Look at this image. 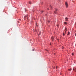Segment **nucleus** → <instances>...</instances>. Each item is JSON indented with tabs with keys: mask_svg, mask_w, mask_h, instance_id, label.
<instances>
[{
	"mask_svg": "<svg viewBox=\"0 0 76 76\" xmlns=\"http://www.w3.org/2000/svg\"><path fill=\"white\" fill-rule=\"evenodd\" d=\"M65 5L66 6V7H68V4L66 2H65Z\"/></svg>",
	"mask_w": 76,
	"mask_h": 76,
	"instance_id": "f257e3e1",
	"label": "nucleus"
},
{
	"mask_svg": "<svg viewBox=\"0 0 76 76\" xmlns=\"http://www.w3.org/2000/svg\"><path fill=\"white\" fill-rule=\"evenodd\" d=\"M66 21H68V18L67 17H66L65 18Z\"/></svg>",
	"mask_w": 76,
	"mask_h": 76,
	"instance_id": "f03ea898",
	"label": "nucleus"
},
{
	"mask_svg": "<svg viewBox=\"0 0 76 76\" xmlns=\"http://www.w3.org/2000/svg\"><path fill=\"white\" fill-rule=\"evenodd\" d=\"M57 9H56L54 12V13H55V14H57Z\"/></svg>",
	"mask_w": 76,
	"mask_h": 76,
	"instance_id": "7ed1b4c3",
	"label": "nucleus"
},
{
	"mask_svg": "<svg viewBox=\"0 0 76 76\" xmlns=\"http://www.w3.org/2000/svg\"><path fill=\"white\" fill-rule=\"evenodd\" d=\"M67 31V28L65 27L64 31Z\"/></svg>",
	"mask_w": 76,
	"mask_h": 76,
	"instance_id": "20e7f679",
	"label": "nucleus"
},
{
	"mask_svg": "<svg viewBox=\"0 0 76 76\" xmlns=\"http://www.w3.org/2000/svg\"><path fill=\"white\" fill-rule=\"evenodd\" d=\"M51 39H52V41H53V40H54V37H51Z\"/></svg>",
	"mask_w": 76,
	"mask_h": 76,
	"instance_id": "39448f33",
	"label": "nucleus"
},
{
	"mask_svg": "<svg viewBox=\"0 0 76 76\" xmlns=\"http://www.w3.org/2000/svg\"><path fill=\"white\" fill-rule=\"evenodd\" d=\"M68 70H69V71H71V70H72V69H69Z\"/></svg>",
	"mask_w": 76,
	"mask_h": 76,
	"instance_id": "423d86ee",
	"label": "nucleus"
},
{
	"mask_svg": "<svg viewBox=\"0 0 76 76\" xmlns=\"http://www.w3.org/2000/svg\"><path fill=\"white\" fill-rule=\"evenodd\" d=\"M50 7L51 9H52V6H50Z\"/></svg>",
	"mask_w": 76,
	"mask_h": 76,
	"instance_id": "0eeeda50",
	"label": "nucleus"
},
{
	"mask_svg": "<svg viewBox=\"0 0 76 76\" xmlns=\"http://www.w3.org/2000/svg\"><path fill=\"white\" fill-rule=\"evenodd\" d=\"M64 24H66L67 23V22H64Z\"/></svg>",
	"mask_w": 76,
	"mask_h": 76,
	"instance_id": "6e6552de",
	"label": "nucleus"
},
{
	"mask_svg": "<svg viewBox=\"0 0 76 76\" xmlns=\"http://www.w3.org/2000/svg\"><path fill=\"white\" fill-rule=\"evenodd\" d=\"M41 32H40L39 33V35H41Z\"/></svg>",
	"mask_w": 76,
	"mask_h": 76,
	"instance_id": "1a4fd4ad",
	"label": "nucleus"
},
{
	"mask_svg": "<svg viewBox=\"0 0 76 76\" xmlns=\"http://www.w3.org/2000/svg\"><path fill=\"white\" fill-rule=\"evenodd\" d=\"M27 16H25L24 17V19H25V18H27Z\"/></svg>",
	"mask_w": 76,
	"mask_h": 76,
	"instance_id": "9d476101",
	"label": "nucleus"
},
{
	"mask_svg": "<svg viewBox=\"0 0 76 76\" xmlns=\"http://www.w3.org/2000/svg\"><path fill=\"white\" fill-rule=\"evenodd\" d=\"M29 4H31V1H29Z\"/></svg>",
	"mask_w": 76,
	"mask_h": 76,
	"instance_id": "9b49d317",
	"label": "nucleus"
},
{
	"mask_svg": "<svg viewBox=\"0 0 76 76\" xmlns=\"http://www.w3.org/2000/svg\"><path fill=\"white\" fill-rule=\"evenodd\" d=\"M74 71L76 72V68L75 69V70H74Z\"/></svg>",
	"mask_w": 76,
	"mask_h": 76,
	"instance_id": "f8f14e48",
	"label": "nucleus"
},
{
	"mask_svg": "<svg viewBox=\"0 0 76 76\" xmlns=\"http://www.w3.org/2000/svg\"><path fill=\"white\" fill-rule=\"evenodd\" d=\"M69 34H70V32H69L67 34V35H69Z\"/></svg>",
	"mask_w": 76,
	"mask_h": 76,
	"instance_id": "ddd939ff",
	"label": "nucleus"
},
{
	"mask_svg": "<svg viewBox=\"0 0 76 76\" xmlns=\"http://www.w3.org/2000/svg\"><path fill=\"white\" fill-rule=\"evenodd\" d=\"M72 56H74V53H72Z\"/></svg>",
	"mask_w": 76,
	"mask_h": 76,
	"instance_id": "4468645a",
	"label": "nucleus"
},
{
	"mask_svg": "<svg viewBox=\"0 0 76 76\" xmlns=\"http://www.w3.org/2000/svg\"><path fill=\"white\" fill-rule=\"evenodd\" d=\"M63 35L64 36V33H63Z\"/></svg>",
	"mask_w": 76,
	"mask_h": 76,
	"instance_id": "2eb2a0df",
	"label": "nucleus"
},
{
	"mask_svg": "<svg viewBox=\"0 0 76 76\" xmlns=\"http://www.w3.org/2000/svg\"><path fill=\"white\" fill-rule=\"evenodd\" d=\"M56 69H57V66H56Z\"/></svg>",
	"mask_w": 76,
	"mask_h": 76,
	"instance_id": "dca6fc26",
	"label": "nucleus"
},
{
	"mask_svg": "<svg viewBox=\"0 0 76 76\" xmlns=\"http://www.w3.org/2000/svg\"><path fill=\"white\" fill-rule=\"evenodd\" d=\"M43 11H42V13H43Z\"/></svg>",
	"mask_w": 76,
	"mask_h": 76,
	"instance_id": "f3484780",
	"label": "nucleus"
},
{
	"mask_svg": "<svg viewBox=\"0 0 76 76\" xmlns=\"http://www.w3.org/2000/svg\"><path fill=\"white\" fill-rule=\"evenodd\" d=\"M25 10L26 11V10H26V9H25Z\"/></svg>",
	"mask_w": 76,
	"mask_h": 76,
	"instance_id": "a211bd4d",
	"label": "nucleus"
},
{
	"mask_svg": "<svg viewBox=\"0 0 76 76\" xmlns=\"http://www.w3.org/2000/svg\"><path fill=\"white\" fill-rule=\"evenodd\" d=\"M65 31V33H66V31Z\"/></svg>",
	"mask_w": 76,
	"mask_h": 76,
	"instance_id": "6ab92c4d",
	"label": "nucleus"
},
{
	"mask_svg": "<svg viewBox=\"0 0 76 76\" xmlns=\"http://www.w3.org/2000/svg\"><path fill=\"white\" fill-rule=\"evenodd\" d=\"M48 22H49V23L50 22V21H48Z\"/></svg>",
	"mask_w": 76,
	"mask_h": 76,
	"instance_id": "aec40b11",
	"label": "nucleus"
},
{
	"mask_svg": "<svg viewBox=\"0 0 76 76\" xmlns=\"http://www.w3.org/2000/svg\"><path fill=\"white\" fill-rule=\"evenodd\" d=\"M57 26H58V25H57Z\"/></svg>",
	"mask_w": 76,
	"mask_h": 76,
	"instance_id": "412c9836",
	"label": "nucleus"
},
{
	"mask_svg": "<svg viewBox=\"0 0 76 76\" xmlns=\"http://www.w3.org/2000/svg\"><path fill=\"white\" fill-rule=\"evenodd\" d=\"M32 51H34V49H33Z\"/></svg>",
	"mask_w": 76,
	"mask_h": 76,
	"instance_id": "4be33fe9",
	"label": "nucleus"
},
{
	"mask_svg": "<svg viewBox=\"0 0 76 76\" xmlns=\"http://www.w3.org/2000/svg\"><path fill=\"white\" fill-rule=\"evenodd\" d=\"M73 70H74V69H73Z\"/></svg>",
	"mask_w": 76,
	"mask_h": 76,
	"instance_id": "5701e85b",
	"label": "nucleus"
},
{
	"mask_svg": "<svg viewBox=\"0 0 76 76\" xmlns=\"http://www.w3.org/2000/svg\"><path fill=\"white\" fill-rule=\"evenodd\" d=\"M48 9V10H49V9Z\"/></svg>",
	"mask_w": 76,
	"mask_h": 76,
	"instance_id": "b1692460",
	"label": "nucleus"
},
{
	"mask_svg": "<svg viewBox=\"0 0 76 76\" xmlns=\"http://www.w3.org/2000/svg\"><path fill=\"white\" fill-rule=\"evenodd\" d=\"M75 36H76V34H75Z\"/></svg>",
	"mask_w": 76,
	"mask_h": 76,
	"instance_id": "393cba45",
	"label": "nucleus"
},
{
	"mask_svg": "<svg viewBox=\"0 0 76 76\" xmlns=\"http://www.w3.org/2000/svg\"><path fill=\"white\" fill-rule=\"evenodd\" d=\"M54 69H55V68H54Z\"/></svg>",
	"mask_w": 76,
	"mask_h": 76,
	"instance_id": "a878e982",
	"label": "nucleus"
}]
</instances>
